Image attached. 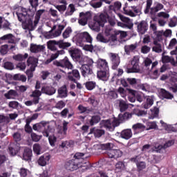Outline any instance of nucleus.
<instances>
[{
    "mask_svg": "<svg viewBox=\"0 0 177 177\" xmlns=\"http://www.w3.org/2000/svg\"><path fill=\"white\" fill-rule=\"evenodd\" d=\"M100 27H104V24L95 22L92 26V30L96 32H99V31H100Z\"/></svg>",
    "mask_w": 177,
    "mask_h": 177,
    "instance_id": "obj_57",
    "label": "nucleus"
},
{
    "mask_svg": "<svg viewBox=\"0 0 177 177\" xmlns=\"http://www.w3.org/2000/svg\"><path fill=\"white\" fill-rule=\"evenodd\" d=\"M55 64L57 67H62V68H68V70H73V68H74L73 64L70 62V60H68V58L67 57H65L64 59H62L59 62H56Z\"/></svg>",
    "mask_w": 177,
    "mask_h": 177,
    "instance_id": "obj_11",
    "label": "nucleus"
},
{
    "mask_svg": "<svg viewBox=\"0 0 177 177\" xmlns=\"http://www.w3.org/2000/svg\"><path fill=\"white\" fill-rule=\"evenodd\" d=\"M33 151L35 153V154H37V156H39V154H42V153H44L42 147H41L39 144H35L33 145Z\"/></svg>",
    "mask_w": 177,
    "mask_h": 177,
    "instance_id": "obj_49",
    "label": "nucleus"
},
{
    "mask_svg": "<svg viewBox=\"0 0 177 177\" xmlns=\"http://www.w3.org/2000/svg\"><path fill=\"white\" fill-rule=\"evenodd\" d=\"M124 12L125 15H127L128 16H131V17H135L136 16V13H139L140 10H138V7L133 6L128 7V8L127 9L124 8Z\"/></svg>",
    "mask_w": 177,
    "mask_h": 177,
    "instance_id": "obj_15",
    "label": "nucleus"
},
{
    "mask_svg": "<svg viewBox=\"0 0 177 177\" xmlns=\"http://www.w3.org/2000/svg\"><path fill=\"white\" fill-rule=\"evenodd\" d=\"M115 36H116V38H118V37H120V38H125L127 33L124 31L117 30L115 32Z\"/></svg>",
    "mask_w": 177,
    "mask_h": 177,
    "instance_id": "obj_64",
    "label": "nucleus"
},
{
    "mask_svg": "<svg viewBox=\"0 0 177 177\" xmlns=\"http://www.w3.org/2000/svg\"><path fill=\"white\" fill-rule=\"evenodd\" d=\"M117 36H115V35H112L109 39V43L111 46H115V45H118V40L117 39Z\"/></svg>",
    "mask_w": 177,
    "mask_h": 177,
    "instance_id": "obj_48",
    "label": "nucleus"
},
{
    "mask_svg": "<svg viewBox=\"0 0 177 177\" xmlns=\"http://www.w3.org/2000/svg\"><path fill=\"white\" fill-rule=\"evenodd\" d=\"M49 160H50V155L44 154L37 160V164H39L40 167H45L46 164L49 162Z\"/></svg>",
    "mask_w": 177,
    "mask_h": 177,
    "instance_id": "obj_21",
    "label": "nucleus"
},
{
    "mask_svg": "<svg viewBox=\"0 0 177 177\" xmlns=\"http://www.w3.org/2000/svg\"><path fill=\"white\" fill-rule=\"evenodd\" d=\"M120 19L124 23H126V26L129 30H131V28L133 27V24H132V21H131V19H129V18L125 17L124 16H120Z\"/></svg>",
    "mask_w": 177,
    "mask_h": 177,
    "instance_id": "obj_42",
    "label": "nucleus"
},
{
    "mask_svg": "<svg viewBox=\"0 0 177 177\" xmlns=\"http://www.w3.org/2000/svg\"><path fill=\"white\" fill-rule=\"evenodd\" d=\"M45 13V10H39L37 11L35 16V26H37L41 19V16Z\"/></svg>",
    "mask_w": 177,
    "mask_h": 177,
    "instance_id": "obj_40",
    "label": "nucleus"
},
{
    "mask_svg": "<svg viewBox=\"0 0 177 177\" xmlns=\"http://www.w3.org/2000/svg\"><path fill=\"white\" fill-rule=\"evenodd\" d=\"M97 76L102 81H107L109 80V70H100L97 71Z\"/></svg>",
    "mask_w": 177,
    "mask_h": 177,
    "instance_id": "obj_25",
    "label": "nucleus"
},
{
    "mask_svg": "<svg viewBox=\"0 0 177 177\" xmlns=\"http://www.w3.org/2000/svg\"><path fill=\"white\" fill-rule=\"evenodd\" d=\"M3 67L5 68L6 70H13V68H15L13 63L9 62H5L3 64Z\"/></svg>",
    "mask_w": 177,
    "mask_h": 177,
    "instance_id": "obj_63",
    "label": "nucleus"
},
{
    "mask_svg": "<svg viewBox=\"0 0 177 177\" xmlns=\"http://www.w3.org/2000/svg\"><path fill=\"white\" fill-rule=\"evenodd\" d=\"M160 113V109L157 107H154L150 109L149 112V119L154 120V118H157L158 117V114Z\"/></svg>",
    "mask_w": 177,
    "mask_h": 177,
    "instance_id": "obj_33",
    "label": "nucleus"
},
{
    "mask_svg": "<svg viewBox=\"0 0 177 177\" xmlns=\"http://www.w3.org/2000/svg\"><path fill=\"white\" fill-rule=\"evenodd\" d=\"M153 45L155 46L152 48L153 52H156V53H161V52H162V47L161 46V44L158 43V41H154Z\"/></svg>",
    "mask_w": 177,
    "mask_h": 177,
    "instance_id": "obj_41",
    "label": "nucleus"
},
{
    "mask_svg": "<svg viewBox=\"0 0 177 177\" xmlns=\"http://www.w3.org/2000/svg\"><path fill=\"white\" fill-rule=\"evenodd\" d=\"M6 99H16L17 97H19V93H17V91L15 90H10L7 93L4 94Z\"/></svg>",
    "mask_w": 177,
    "mask_h": 177,
    "instance_id": "obj_30",
    "label": "nucleus"
},
{
    "mask_svg": "<svg viewBox=\"0 0 177 177\" xmlns=\"http://www.w3.org/2000/svg\"><path fill=\"white\" fill-rule=\"evenodd\" d=\"M27 64L28 66H30L32 70H35V67H37V64H38V58L29 57L27 60Z\"/></svg>",
    "mask_w": 177,
    "mask_h": 177,
    "instance_id": "obj_32",
    "label": "nucleus"
},
{
    "mask_svg": "<svg viewBox=\"0 0 177 177\" xmlns=\"http://www.w3.org/2000/svg\"><path fill=\"white\" fill-rule=\"evenodd\" d=\"M44 50H45V46L44 45L30 44V52L32 53H39L44 52Z\"/></svg>",
    "mask_w": 177,
    "mask_h": 177,
    "instance_id": "obj_23",
    "label": "nucleus"
},
{
    "mask_svg": "<svg viewBox=\"0 0 177 177\" xmlns=\"http://www.w3.org/2000/svg\"><path fill=\"white\" fill-rule=\"evenodd\" d=\"M153 5V0H147L146 8L144 10V13L145 15H150L151 17H156V15H157L158 12L160 10H162L164 9V5L161 3H156L154 7H151Z\"/></svg>",
    "mask_w": 177,
    "mask_h": 177,
    "instance_id": "obj_5",
    "label": "nucleus"
},
{
    "mask_svg": "<svg viewBox=\"0 0 177 177\" xmlns=\"http://www.w3.org/2000/svg\"><path fill=\"white\" fill-rule=\"evenodd\" d=\"M47 45L50 50H57V48H56V40L48 41Z\"/></svg>",
    "mask_w": 177,
    "mask_h": 177,
    "instance_id": "obj_52",
    "label": "nucleus"
},
{
    "mask_svg": "<svg viewBox=\"0 0 177 177\" xmlns=\"http://www.w3.org/2000/svg\"><path fill=\"white\" fill-rule=\"evenodd\" d=\"M85 86L88 91H93L96 87V82H87L85 84Z\"/></svg>",
    "mask_w": 177,
    "mask_h": 177,
    "instance_id": "obj_56",
    "label": "nucleus"
},
{
    "mask_svg": "<svg viewBox=\"0 0 177 177\" xmlns=\"http://www.w3.org/2000/svg\"><path fill=\"white\" fill-rule=\"evenodd\" d=\"M46 26L51 28L50 31L47 32L45 34L46 38H47L48 39H50L52 38H57V37H60V35H62V32L64 30L66 27V24H59L57 26L56 25L52 26V24L50 22H47L46 24ZM54 30H56L55 32H53Z\"/></svg>",
    "mask_w": 177,
    "mask_h": 177,
    "instance_id": "obj_4",
    "label": "nucleus"
},
{
    "mask_svg": "<svg viewBox=\"0 0 177 177\" xmlns=\"http://www.w3.org/2000/svg\"><path fill=\"white\" fill-rule=\"evenodd\" d=\"M160 95L165 99H174V95L171 94V93L163 88H162L160 91Z\"/></svg>",
    "mask_w": 177,
    "mask_h": 177,
    "instance_id": "obj_45",
    "label": "nucleus"
},
{
    "mask_svg": "<svg viewBox=\"0 0 177 177\" xmlns=\"http://www.w3.org/2000/svg\"><path fill=\"white\" fill-rule=\"evenodd\" d=\"M31 157H32V150L30 148L25 149L23 154V160L30 161Z\"/></svg>",
    "mask_w": 177,
    "mask_h": 177,
    "instance_id": "obj_34",
    "label": "nucleus"
},
{
    "mask_svg": "<svg viewBox=\"0 0 177 177\" xmlns=\"http://www.w3.org/2000/svg\"><path fill=\"white\" fill-rule=\"evenodd\" d=\"M32 129L34 131H37V132L43 131V136L46 138L49 136V133H50V131H52V128H50V125H49V122L41 121L39 123L35 124L33 125Z\"/></svg>",
    "mask_w": 177,
    "mask_h": 177,
    "instance_id": "obj_6",
    "label": "nucleus"
},
{
    "mask_svg": "<svg viewBox=\"0 0 177 177\" xmlns=\"http://www.w3.org/2000/svg\"><path fill=\"white\" fill-rule=\"evenodd\" d=\"M41 93L52 96L56 93V88L52 86L44 85L41 87Z\"/></svg>",
    "mask_w": 177,
    "mask_h": 177,
    "instance_id": "obj_13",
    "label": "nucleus"
},
{
    "mask_svg": "<svg viewBox=\"0 0 177 177\" xmlns=\"http://www.w3.org/2000/svg\"><path fill=\"white\" fill-rule=\"evenodd\" d=\"M8 52H9V46L8 44L2 45L0 47V53L2 55V56L7 55Z\"/></svg>",
    "mask_w": 177,
    "mask_h": 177,
    "instance_id": "obj_53",
    "label": "nucleus"
},
{
    "mask_svg": "<svg viewBox=\"0 0 177 177\" xmlns=\"http://www.w3.org/2000/svg\"><path fill=\"white\" fill-rule=\"evenodd\" d=\"M100 121V116H98V115L93 116L90 120V124L91 126H93L95 124H97Z\"/></svg>",
    "mask_w": 177,
    "mask_h": 177,
    "instance_id": "obj_60",
    "label": "nucleus"
},
{
    "mask_svg": "<svg viewBox=\"0 0 177 177\" xmlns=\"http://www.w3.org/2000/svg\"><path fill=\"white\" fill-rule=\"evenodd\" d=\"M102 147L106 150V156L109 158H114V149H113V143L104 144Z\"/></svg>",
    "mask_w": 177,
    "mask_h": 177,
    "instance_id": "obj_20",
    "label": "nucleus"
},
{
    "mask_svg": "<svg viewBox=\"0 0 177 177\" xmlns=\"http://www.w3.org/2000/svg\"><path fill=\"white\" fill-rule=\"evenodd\" d=\"M127 81L130 85H131V86H134L136 88L138 86V85L140 84V80L136 78L129 77L127 79Z\"/></svg>",
    "mask_w": 177,
    "mask_h": 177,
    "instance_id": "obj_44",
    "label": "nucleus"
},
{
    "mask_svg": "<svg viewBox=\"0 0 177 177\" xmlns=\"http://www.w3.org/2000/svg\"><path fill=\"white\" fill-rule=\"evenodd\" d=\"M109 19V15L107 14H101L98 17L97 23H100V24H104V23H107V20Z\"/></svg>",
    "mask_w": 177,
    "mask_h": 177,
    "instance_id": "obj_43",
    "label": "nucleus"
},
{
    "mask_svg": "<svg viewBox=\"0 0 177 177\" xmlns=\"http://www.w3.org/2000/svg\"><path fill=\"white\" fill-rule=\"evenodd\" d=\"M80 19H79V24H80V26H86V24H88V20L91 19V13L80 12Z\"/></svg>",
    "mask_w": 177,
    "mask_h": 177,
    "instance_id": "obj_16",
    "label": "nucleus"
},
{
    "mask_svg": "<svg viewBox=\"0 0 177 177\" xmlns=\"http://www.w3.org/2000/svg\"><path fill=\"white\" fill-rule=\"evenodd\" d=\"M71 32H73V29H71V27H68L62 33L63 38H64V39L69 38L70 35H71Z\"/></svg>",
    "mask_w": 177,
    "mask_h": 177,
    "instance_id": "obj_54",
    "label": "nucleus"
},
{
    "mask_svg": "<svg viewBox=\"0 0 177 177\" xmlns=\"http://www.w3.org/2000/svg\"><path fill=\"white\" fill-rule=\"evenodd\" d=\"M75 39L79 44H82V42H88V44L92 43V37L87 32H79L75 36Z\"/></svg>",
    "mask_w": 177,
    "mask_h": 177,
    "instance_id": "obj_7",
    "label": "nucleus"
},
{
    "mask_svg": "<svg viewBox=\"0 0 177 177\" xmlns=\"http://www.w3.org/2000/svg\"><path fill=\"white\" fill-rule=\"evenodd\" d=\"M15 13L18 17L19 21L22 23V28L26 30V32L28 31V32L30 33L31 31L35 30L37 27L35 20L32 22V16L28 15L27 9L19 7L15 11Z\"/></svg>",
    "mask_w": 177,
    "mask_h": 177,
    "instance_id": "obj_1",
    "label": "nucleus"
},
{
    "mask_svg": "<svg viewBox=\"0 0 177 177\" xmlns=\"http://www.w3.org/2000/svg\"><path fill=\"white\" fill-rule=\"evenodd\" d=\"M77 9H75V6L73 3L68 5L66 12H65V16H73L74 12H75Z\"/></svg>",
    "mask_w": 177,
    "mask_h": 177,
    "instance_id": "obj_39",
    "label": "nucleus"
},
{
    "mask_svg": "<svg viewBox=\"0 0 177 177\" xmlns=\"http://www.w3.org/2000/svg\"><path fill=\"white\" fill-rule=\"evenodd\" d=\"M64 50H57L55 53L51 55V57L47 59L45 62L46 64H49V63H52L55 59H57L59 55H64Z\"/></svg>",
    "mask_w": 177,
    "mask_h": 177,
    "instance_id": "obj_29",
    "label": "nucleus"
},
{
    "mask_svg": "<svg viewBox=\"0 0 177 177\" xmlns=\"http://www.w3.org/2000/svg\"><path fill=\"white\" fill-rule=\"evenodd\" d=\"M131 68L127 69V73L128 74L131 73H140V67L139 66V57H133L131 60Z\"/></svg>",
    "mask_w": 177,
    "mask_h": 177,
    "instance_id": "obj_9",
    "label": "nucleus"
},
{
    "mask_svg": "<svg viewBox=\"0 0 177 177\" xmlns=\"http://www.w3.org/2000/svg\"><path fill=\"white\" fill-rule=\"evenodd\" d=\"M19 174L21 177H27L31 173L30 172V170H28V169L21 167L19 169Z\"/></svg>",
    "mask_w": 177,
    "mask_h": 177,
    "instance_id": "obj_51",
    "label": "nucleus"
},
{
    "mask_svg": "<svg viewBox=\"0 0 177 177\" xmlns=\"http://www.w3.org/2000/svg\"><path fill=\"white\" fill-rule=\"evenodd\" d=\"M132 129L133 131H145V129H146V126L142 123H137L132 126Z\"/></svg>",
    "mask_w": 177,
    "mask_h": 177,
    "instance_id": "obj_50",
    "label": "nucleus"
},
{
    "mask_svg": "<svg viewBox=\"0 0 177 177\" xmlns=\"http://www.w3.org/2000/svg\"><path fill=\"white\" fill-rule=\"evenodd\" d=\"M120 137L126 140L131 139V138H132V130L131 129H127L122 131Z\"/></svg>",
    "mask_w": 177,
    "mask_h": 177,
    "instance_id": "obj_27",
    "label": "nucleus"
},
{
    "mask_svg": "<svg viewBox=\"0 0 177 177\" xmlns=\"http://www.w3.org/2000/svg\"><path fill=\"white\" fill-rule=\"evenodd\" d=\"M127 91L129 93H131V95H132V96H129V102H131V103L135 102V101L136 100L135 96H136V93H138L136 92V91H134L131 88H127Z\"/></svg>",
    "mask_w": 177,
    "mask_h": 177,
    "instance_id": "obj_47",
    "label": "nucleus"
},
{
    "mask_svg": "<svg viewBox=\"0 0 177 177\" xmlns=\"http://www.w3.org/2000/svg\"><path fill=\"white\" fill-rule=\"evenodd\" d=\"M11 27L12 25L8 20L3 21L1 28H3V30H12Z\"/></svg>",
    "mask_w": 177,
    "mask_h": 177,
    "instance_id": "obj_59",
    "label": "nucleus"
},
{
    "mask_svg": "<svg viewBox=\"0 0 177 177\" xmlns=\"http://www.w3.org/2000/svg\"><path fill=\"white\" fill-rule=\"evenodd\" d=\"M162 63H171L172 66H175L176 64L175 59L168 55H164V53L162 55Z\"/></svg>",
    "mask_w": 177,
    "mask_h": 177,
    "instance_id": "obj_37",
    "label": "nucleus"
},
{
    "mask_svg": "<svg viewBox=\"0 0 177 177\" xmlns=\"http://www.w3.org/2000/svg\"><path fill=\"white\" fill-rule=\"evenodd\" d=\"M129 118H132V114L129 113H124V114H119L118 120L111 119L108 120H104L101 122V127L109 129V131H114V128L115 127H118L120 125V122H124V121H127L129 120Z\"/></svg>",
    "mask_w": 177,
    "mask_h": 177,
    "instance_id": "obj_3",
    "label": "nucleus"
},
{
    "mask_svg": "<svg viewBox=\"0 0 177 177\" xmlns=\"http://www.w3.org/2000/svg\"><path fill=\"white\" fill-rule=\"evenodd\" d=\"M117 103L119 104V108L121 113H124V111L128 110V104H127V102L122 100H118Z\"/></svg>",
    "mask_w": 177,
    "mask_h": 177,
    "instance_id": "obj_36",
    "label": "nucleus"
},
{
    "mask_svg": "<svg viewBox=\"0 0 177 177\" xmlns=\"http://www.w3.org/2000/svg\"><path fill=\"white\" fill-rule=\"evenodd\" d=\"M136 49H138V43L124 46V52L126 55H131V53H135Z\"/></svg>",
    "mask_w": 177,
    "mask_h": 177,
    "instance_id": "obj_22",
    "label": "nucleus"
},
{
    "mask_svg": "<svg viewBox=\"0 0 177 177\" xmlns=\"http://www.w3.org/2000/svg\"><path fill=\"white\" fill-rule=\"evenodd\" d=\"M149 28V25L147 24V22L146 21H142L137 25V31L139 32V34H141L143 35V34L146 33V31H147Z\"/></svg>",
    "mask_w": 177,
    "mask_h": 177,
    "instance_id": "obj_14",
    "label": "nucleus"
},
{
    "mask_svg": "<svg viewBox=\"0 0 177 177\" xmlns=\"http://www.w3.org/2000/svg\"><path fill=\"white\" fill-rule=\"evenodd\" d=\"M140 160V156H136L131 158V161L132 162H136L138 169L142 171V169H145L146 168V162H139Z\"/></svg>",
    "mask_w": 177,
    "mask_h": 177,
    "instance_id": "obj_18",
    "label": "nucleus"
},
{
    "mask_svg": "<svg viewBox=\"0 0 177 177\" xmlns=\"http://www.w3.org/2000/svg\"><path fill=\"white\" fill-rule=\"evenodd\" d=\"M136 89H140L141 91H143L144 92H148V91L150 89V86H149L147 83L145 84H140L136 86Z\"/></svg>",
    "mask_w": 177,
    "mask_h": 177,
    "instance_id": "obj_46",
    "label": "nucleus"
},
{
    "mask_svg": "<svg viewBox=\"0 0 177 177\" xmlns=\"http://www.w3.org/2000/svg\"><path fill=\"white\" fill-rule=\"evenodd\" d=\"M77 109L81 113H86L88 114V113H91V111H92V110L89 109L88 107H85L81 104H80L77 106Z\"/></svg>",
    "mask_w": 177,
    "mask_h": 177,
    "instance_id": "obj_58",
    "label": "nucleus"
},
{
    "mask_svg": "<svg viewBox=\"0 0 177 177\" xmlns=\"http://www.w3.org/2000/svg\"><path fill=\"white\" fill-rule=\"evenodd\" d=\"M19 149H20L19 147L16 148V145H11L9 147V150L11 156H16Z\"/></svg>",
    "mask_w": 177,
    "mask_h": 177,
    "instance_id": "obj_55",
    "label": "nucleus"
},
{
    "mask_svg": "<svg viewBox=\"0 0 177 177\" xmlns=\"http://www.w3.org/2000/svg\"><path fill=\"white\" fill-rule=\"evenodd\" d=\"M157 17L167 20V19H169V14L165 12H160L157 14Z\"/></svg>",
    "mask_w": 177,
    "mask_h": 177,
    "instance_id": "obj_61",
    "label": "nucleus"
},
{
    "mask_svg": "<svg viewBox=\"0 0 177 177\" xmlns=\"http://www.w3.org/2000/svg\"><path fill=\"white\" fill-rule=\"evenodd\" d=\"M84 156H85V153L77 152L73 159L66 162V169L77 171L80 168H84V169L86 171L89 168V162H84Z\"/></svg>",
    "mask_w": 177,
    "mask_h": 177,
    "instance_id": "obj_2",
    "label": "nucleus"
},
{
    "mask_svg": "<svg viewBox=\"0 0 177 177\" xmlns=\"http://www.w3.org/2000/svg\"><path fill=\"white\" fill-rule=\"evenodd\" d=\"M55 44L59 48V49H66V48H70V46H71V43L64 42V40L56 41Z\"/></svg>",
    "mask_w": 177,
    "mask_h": 177,
    "instance_id": "obj_35",
    "label": "nucleus"
},
{
    "mask_svg": "<svg viewBox=\"0 0 177 177\" xmlns=\"http://www.w3.org/2000/svg\"><path fill=\"white\" fill-rule=\"evenodd\" d=\"M175 143V141L173 140L167 141L165 144L162 145H155L153 151H156V153H164L165 151V149H168V147H171Z\"/></svg>",
    "mask_w": 177,
    "mask_h": 177,
    "instance_id": "obj_8",
    "label": "nucleus"
},
{
    "mask_svg": "<svg viewBox=\"0 0 177 177\" xmlns=\"http://www.w3.org/2000/svg\"><path fill=\"white\" fill-rule=\"evenodd\" d=\"M68 74V80L73 82H75V84H77V80H80V78H81L80 71H78L77 69L73 70L72 72H69Z\"/></svg>",
    "mask_w": 177,
    "mask_h": 177,
    "instance_id": "obj_17",
    "label": "nucleus"
},
{
    "mask_svg": "<svg viewBox=\"0 0 177 177\" xmlns=\"http://www.w3.org/2000/svg\"><path fill=\"white\" fill-rule=\"evenodd\" d=\"M97 67L99 70H109V64H107V61L103 59H98L96 62Z\"/></svg>",
    "mask_w": 177,
    "mask_h": 177,
    "instance_id": "obj_24",
    "label": "nucleus"
},
{
    "mask_svg": "<svg viewBox=\"0 0 177 177\" xmlns=\"http://www.w3.org/2000/svg\"><path fill=\"white\" fill-rule=\"evenodd\" d=\"M57 97L64 99L68 96V91H67V86L66 84L59 87L57 90Z\"/></svg>",
    "mask_w": 177,
    "mask_h": 177,
    "instance_id": "obj_19",
    "label": "nucleus"
},
{
    "mask_svg": "<svg viewBox=\"0 0 177 177\" xmlns=\"http://www.w3.org/2000/svg\"><path fill=\"white\" fill-rule=\"evenodd\" d=\"M77 68H80L81 74L84 78H86V77H89V75H92V74H93L92 68L88 65H83L82 66H77Z\"/></svg>",
    "mask_w": 177,
    "mask_h": 177,
    "instance_id": "obj_12",
    "label": "nucleus"
},
{
    "mask_svg": "<svg viewBox=\"0 0 177 177\" xmlns=\"http://www.w3.org/2000/svg\"><path fill=\"white\" fill-rule=\"evenodd\" d=\"M2 41H8V44H16V40H15V36L12 33H8L3 35L0 38Z\"/></svg>",
    "mask_w": 177,
    "mask_h": 177,
    "instance_id": "obj_31",
    "label": "nucleus"
},
{
    "mask_svg": "<svg viewBox=\"0 0 177 177\" xmlns=\"http://www.w3.org/2000/svg\"><path fill=\"white\" fill-rule=\"evenodd\" d=\"M108 56L112 64L113 70H117L118 66H120V56L117 53H109Z\"/></svg>",
    "mask_w": 177,
    "mask_h": 177,
    "instance_id": "obj_10",
    "label": "nucleus"
},
{
    "mask_svg": "<svg viewBox=\"0 0 177 177\" xmlns=\"http://www.w3.org/2000/svg\"><path fill=\"white\" fill-rule=\"evenodd\" d=\"M86 60V57H81L80 56L75 62H76V63L77 64H80V66H85Z\"/></svg>",
    "mask_w": 177,
    "mask_h": 177,
    "instance_id": "obj_62",
    "label": "nucleus"
},
{
    "mask_svg": "<svg viewBox=\"0 0 177 177\" xmlns=\"http://www.w3.org/2000/svg\"><path fill=\"white\" fill-rule=\"evenodd\" d=\"M27 57H28V55L27 53H25L24 55L17 54L12 56V59L16 60V62H24Z\"/></svg>",
    "mask_w": 177,
    "mask_h": 177,
    "instance_id": "obj_38",
    "label": "nucleus"
},
{
    "mask_svg": "<svg viewBox=\"0 0 177 177\" xmlns=\"http://www.w3.org/2000/svg\"><path fill=\"white\" fill-rule=\"evenodd\" d=\"M93 133L95 138H100L104 135V130L93 128L90 130L88 135Z\"/></svg>",
    "mask_w": 177,
    "mask_h": 177,
    "instance_id": "obj_28",
    "label": "nucleus"
},
{
    "mask_svg": "<svg viewBox=\"0 0 177 177\" xmlns=\"http://www.w3.org/2000/svg\"><path fill=\"white\" fill-rule=\"evenodd\" d=\"M69 53L73 60H74V62H75L77 59H79L80 57H81V55H82L81 50H80L77 48H72L69 50Z\"/></svg>",
    "mask_w": 177,
    "mask_h": 177,
    "instance_id": "obj_26",
    "label": "nucleus"
}]
</instances>
